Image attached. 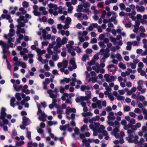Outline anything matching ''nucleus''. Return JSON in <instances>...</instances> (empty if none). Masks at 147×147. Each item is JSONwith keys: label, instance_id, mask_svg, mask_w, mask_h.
I'll use <instances>...</instances> for the list:
<instances>
[{"label": "nucleus", "instance_id": "nucleus-1", "mask_svg": "<svg viewBox=\"0 0 147 147\" xmlns=\"http://www.w3.org/2000/svg\"><path fill=\"white\" fill-rule=\"evenodd\" d=\"M112 121L108 120L107 123L110 126H112L115 127L113 129V131L111 132V134L113 135L117 138H118L119 137V134L118 133L119 131V129L120 127V125L119 122L117 121H115V122Z\"/></svg>", "mask_w": 147, "mask_h": 147}, {"label": "nucleus", "instance_id": "nucleus-2", "mask_svg": "<svg viewBox=\"0 0 147 147\" xmlns=\"http://www.w3.org/2000/svg\"><path fill=\"white\" fill-rule=\"evenodd\" d=\"M6 110V109L4 108H2L1 109L0 118L2 120L3 123H0V126L3 127L4 131H8L7 127L5 125L7 124L8 123H9V121L8 120L5 119L6 116V113L5 112Z\"/></svg>", "mask_w": 147, "mask_h": 147}, {"label": "nucleus", "instance_id": "nucleus-3", "mask_svg": "<svg viewBox=\"0 0 147 147\" xmlns=\"http://www.w3.org/2000/svg\"><path fill=\"white\" fill-rule=\"evenodd\" d=\"M127 132L128 134V136L126 138V139L128 142H134L135 144L138 143L139 137L138 136L135 135V133H134L133 131H131V129H128Z\"/></svg>", "mask_w": 147, "mask_h": 147}, {"label": "nucleus", "instance_id": "nucleus-4", "mask_svg": "<svg viewBox=\"0 0 147 147\" xmlns=\"http://www.w3.org/2000/svg\"><path fill=\"white\" fill-rule=\"evenodd\" d=\"M85 93L86 96H80L78 97L76 99V101L77 102H80L81 101H83L84 100L87 101L91 98V91L89 90L85 91Z\"/></svg>", "mask_w": 147, "mask_h": 147}, {"label": "nucleus", "instance_id": "nucleus-5", "mask_svg": "<svg viewBox=\"0 0 147 147\" xmlns=\"http://www.w3.org/2000/svg\"><path fill=\"white\" fill-rule=\"evenodd\" d=\"M99 126L100 124L97 123H94L93 124L90 125L89 128L93 131V136H96L98 135V133L101 132L100 130L98 129Z\"/></svg>", "mask_w": 147, "mask_h": 147}, {"label": "nucleus", "instance_id": "nucleus-6", "mask_svg": "<svg viewBox=\"0 0 147 147\" xmlns=\"http://www.w3.org/2000/svg\"><path fill=\"white\" fill-rule=\"evenodd\" d=\"M111 57L113 59L112 62L115 64H117L118 61H121L122 59L121 56L119 53L116 54L115 55L114 53L111 52Z\"/></svg>", "mask_w": 147, "mask_h": 147}, {"label": "nucleus", "instance_id": "nucleus-7", "mask_svg": "<svg viewBox=\"0 0 147 147\" xmlns=\"http://www.w3.org/2000/svg\"><path fill=\"white\" fill-rule=\"evenodd\" d=\"M17 27V31L16 33L18 35H19L18 38L16 40V42L18 43H20L21 40H22L24 37L23 35L22 34H20V33H22L25 32V30L24 29H22L21 28V26L19 24L16 26Z\"/></svg>", "mask_w": 147, "mask_h": 147}, {"label": "nucleus", "instance_id": "nucleus-8", "mask_svg": "<svg viewBox=\"0 0 147 147\" xmlns=\"http://www.w3.org/2000/svg\"><path fill=\"white\" fill-rule=\"evenodd\" d=\"M48 6L50 8L49 10V13L51 14H53L55 16L57 15L58 12L57 11L58 8L57 5L52 4H49Z\"/></svg>", "mask_w": 147, "mask_h": 147}, {"label": "nucleus", "instance_id": "nucleus-9", "mask_svg": "<svg viewBox=\"0 0 147 147\" xmlns=\"http://www.w3.org/2000/svg\"><path fill=\"white\" fill-rule=\"evenodd\" d=\"M37 105L38 109L37 113V114L39 115L40 114V116L39 117L38 119L40 121H46V119L45 117H47V116L44 112H42V111L40 109L41 105L38 104H37Z\"/></svg>", "mask_w": 147, "mask_h": 147}, {"label": "nucleus", "instance_id": "nucleus-10", "mask_svg": "<svg viewBox=\"0 0 147 147\" xmlns=\"http://www.w3.org/2000/svg\"><path fill=\"white\" fill-rule=\"evenodd\" d=\"M15 35V32L13 29H10L8 35L5 34L4 35V37L5 38L7 39L8 42H14L15 40L14 38H11V37Z\"/></svg>", "mask_w": 147, "mask_h": 147}, {"label": "nucleus", "instance_id": "nucleus-11", "mask_svg": "<svg viewBox=\"0 0 147 147\" xmlns=\"http://www.w3.org/2000/svg\"><path fill=\"white\" fill-rule=\"evenodd\" d=\"M68 43L69 44L66 45V47L68 49V52L70 53L71 55L74 56L75 55V53L72 47V45L74 44V42L72 40L69 41Z\"/></svg>", "mask_w": 147, "mask_h": 147}, {"label": "nucleus", "instance_id": "nucleus-12", "mask_svg": "<svg viewBox=\"0 0 147 147\" xmlns=\"http://www.w3.org/2000/svg\"><path fill=\"white\" fill-rule=\"evenodd\" d=\"M67 40L68 39L65 37H63L61 40L60 37H58L56 40L57 47L58 48H60L62 45L66 43Z\"/></svg>", "mask_w": 147, "mask_h": 147}, {"label": "nucleus", "instance_id": "nucleus-13", "mask_svg": "<svg viewBox=\"0 0 147 147\" xmlns=\"http://www.w3.org/2000/svg\"><path fill=\"white\" fill-rule=\"evenodd\" d=\"M68 62L67 61L64 60L62 63H59L57 64V66L59 68H61L60 71L62 72L64 71V69L67 67Z\"/></svg>", "mask_w": 147, "mask_h": 147}, {"label": "nucleus", "instance_id": "nucleus-14", "mask_svg": "<svg viewBox=\"0 0 147 147\" xmlns=\"http://www.w3.org/2000/svg\"><path fill=\"white\" fill-rule=\"evenodd\" d=\"M13 60L15 63H14V65H20V66L23 68H25L26 67V65L24 62H21L18 61V58L16 57H14Z\"/></svg>", "mask_w": 147, "mask_h": 147}, {"label": "nucleus", "instance_id": "nucleus-15", "mask_svg": "<svg viewBox=\"0 0 147 147\" xmlns=\"http://www.w3.org/2000/svg\"><path fill=\"white\" fill-rule=\"evenodd\" d=\"M74 16L75 17H77L78 20H82L83 19L87 20L88 19V17L86 15L82 14L81 13H75Z\"/></svg>", "mask_w": 147, "mask_h": 147}, {"label": "nucleus", "instance_id": "nucleus-16", "mask_svg": "<svg viewBox=\"0 0 147 147\" xmlns=\"http://www.w3.org/2000/svg\"><path fill=\"white\" fill-rule=\"evenodd\" d=\"M77 11L78 12H84L88 14L91 13V11L89 8L84 9L83 5H80L78 6Z\"/></svg>", "mask_w": 147, "mask_h": 147}, {"label": "nucleus", "instance_id": "nucleus-17", "mask_svg": "<svg viewBox=\"0 0 147 147\" xmlns=\"http://www.w3.org/2000/svg\"><path fill=\"white\" fill-rule=\"evenodd\" d=\"M104 77L105 78L106 81L108 82L114 81L116 78V76H110L108 74H105L104 76Z\"/></svg>", "mask_w": 147, "mask_h": 147}, {"label": "nucleus", "instance_id": "nucleus-18", "mask_svg": "<svg viewBox=\"0 0 147 147\" xmlns=\"http://www.w3.org/2000/svg\"><path fill=\"white\" fill-rule=\"evenodd\" d=\"M22 21H24V23H26L28 22V20L26 19H25L24 17L22 16H20L19 19L17 21L20 25L21 27H24L25 26V24L22 22Z\"/></svg>", "mask_w": 147, "mask_h": 147}, {"label": "nucleus", "instance_id": "nucleus-19", "mask_svg": "<svg viewBox=\"0 0 147 147\" xmlns=\"http://www.w3.org/2000/svg\"><path fill=\"white\" fill-rule=\"evenodd\" d=\"M69 63L73 66V67L70 66L69 67L68 69L70 71H72L73 69H76V68L77 65L76 64L75 59L74 58H73L71 59L69 62Z\"/></svg>", "mask_w": 147, "mask_h": 147}, {"label": "nucleus", "instance_id": "nucleus-20", "mask_svg": "<svg viewBox=\"0 0 147 147\" xmlns=\"http://www.w3.org/2000/svg\"><path fill=\"white\" fill-rule=\"evenodd\" d=\"M60 129L61 131H64L67 130L69 132H71L72 130V129L69 127V124H66L64 126L61 125L60 127Z\"/></svg>", "mask_w": 147, "mask_h": 147}, {"label": "nucleus", "instance_id": "nucleus-21", "mask_svg": "<svg viewBox=\"0 0 147 147\" xmlns=\"http://www.w3.org/2000/svg\"><path fill=\"white\" fill-rule=\"evenodd\" d=\"M0 45H1L3 48V52L5 53L8 49V46L6 43L3 42L1 40L0 41Z\"/></svg>", "mask_w": 147, "mask_h": 147}, {"label": "nucleus", "instance_id": "nucleus-22", "mask_svg": "<svg viewBox=\"0 0 147 147\" xmlns=\"http://www.w3.org/2000/svg\"><path fill=\"white\" fill-rule=\"evenodd\" d=\"M75 133L72 135L73 137L75 140L79 139V138L78 136L80 134L79 132V129L77 127H76L74 129Z\"/></svg>", "mask_w": 147, "mask_h": 147}, {"label": "nucleus", "instance_id": "nucleus-23", "mask_svg": "<svg viewBox=\"0 0 147 147\" xmlns=\"http://www.w3.org/2000/svg\"><path fill=\"white\" fill-rule=\"evenodd\" d=\"M101 102L100 100H98L96 103H92V106L93 108H95L97 107L99 109H101L102 107L101 105Z\"/></svg>", "mask_w": 147, "mask_h": 147}, {"label": "nucleus", "instance_id": "nucleus-24", "mask_svg": "<svg viewBox=\"0 0 147 147\" xmlns=\"http://www.w3.org/2000/svg\"><path fill=\"white\" fill-rule=\"evenodd\" d=\"M28 52V50L26 48H24L22 51H21L20 52V54L22 55L24 59L26 61L27 60V55L25 53Z\"/></svg>", "mask_w": 147, "mask_h": 147}, {"label": "nucleus", "instance_id": "nucleus-25", "mask_svg": "<svg viewBox=\"0 0 147 147\" xmlns=\"http://www.w3.org/2000/svg\"><path fill=\"white\" fill-rule=\"evenodd\" d=\"M31 123L30 120L26 116L23 117L22 123L24 125L27 126L30 124Z\"/></svg>", "mask_w": 147, "mask_h": 147}, {"label": "nucleus", "instance_id": "nucleus-26", "mask_svg": "<svg viewBox=\"0 0 147 147\" xmlns=\"http://www.w3.org/2000/svg\"><path fill=\"white\" fill-rule=\"evenodd\" d=\"M25 96L26 95L22 93H17L15 94L16 97L18 102L21 100V97L24 98L25 97Z\"/></svg>", "mask_w": 147, "mask_h": 147}, {"label": "nucleus", "instance_id": "nucleus-27", "mask_svg": "<svg viewBox=\"0 0 147 147\" xmlns=\"http://www.w3.org/2000/svg\"><path fill=\"white\" fill-rule=\"evenodd\" d=\"M66 5L68 7V11L69 13H71L72 12L73 7L71 6V4L70 2H68L66 3Z\"/></svg>", "mask_w": 147, "mask_h": 147}, {"label": "nucleus", "instance_id": "nucleus-28", "mask_svg": "<svg viewBox=\"0 0 147 147\" xmlns=\"http://www.w3.org/2000/svg\"><path fill=\"white\" fill-rule=\"evenodd\" d=\"M115 119V117L114 116V113L112 112H110L108 116V120L114 121Z\"/></svg>", "mask_w": 147, "mask_h": 147}, {"label": "nucleus", "instance_id": "nucleus-29", "mask_svg": "<svg viewBox=\"0 0 147 147\" xmlns=\"http://www.w3.org/2000/svg\"><path fill=\"white\" fill-rule=\"evenodd\" d=\"M92 88L91 85L86 86L82 85L80 87V89L82 91H86V90H88Z\"/></svg>", "mask_w": 147, "mask_h": 147}, {"label": "nucleus", "instance_id": "nucleus-30", "mask_svg": "<svg viewBox=\"0 0 147 147\" xmlns=\"http://www.w3.org/2000/svg\"><path fill=\"white\" fill-rule=\"evenodd\" d=\"M136 14V12L135 11H133L131 13H128V16L131 19L133 20H135L136 18L135 16Z\"/></svg>", "mask_w": 147, "mask_h": 147}, {"label": "nucleus", "instance_id": "nucleus-31", "mask_svg": "<svg viewBox=\"0 0 147 147\" xmlns=\"http://www.w3.org/2000/svg\"><path fill=\"white\" fill-rule=\"evenodd\" d=\"M71 80L72 82L71 83V85L72 86H74L75 85V82L76 81L78 84H81L82 83L81 81L79 80H76V79L75 78H72Z\"/></svg>", "mask_w": 147, "mask_h": 147}, {"label": "nucleus", "instance_id": "nucleus-32", "mask_svg": "<svg viewBox=\"0 0 147 147\" xmlns=\"http://www.w3.org/2000/svg\"><path fill=\"white\" fill-rule=\"evenodd\" d=\"M1 17L3 19L6 18L9 20V22L10 23H12L13 22V20L11 19L10 16L9 15L6 14L4 15L2 14Z\"/></svg>", "mask_w": 147, "mask_h": 147}, {"label": "nucleus", "instance_id": "nucleus-33", "mask_svg": "<svg viewBox=\"0 0 147 147\" xmlns=\"http://www.w3.org/2000/svg\"><path fill=\"white\" fill-rule=\"evenodd\" d=\"M76 112V110L75 108H71L69 107H67L66 109V113L68 114L72 112L75 113Z\"/></svg>", "mask_w": 147, "mask_h": 147}, {"label": "nucleus", "instance_id": "nucleus-34", "mask_svg": "<svg viewBox=\"0 0 147 147\" xmlns=\"http://www.w3.org/2000/svg\"><path fill=\"white\" fill-rule=\"evenodd\" d=\"M65 9V7L63 8L61 6L59 7V13L60 14L63 13L64 15H66L67 13V11H64Z\"/></svg>", "mask_w": 147, "mask_h": 147}, {"label": "nucleus", "instance_id": "nucleus-35", "mask_svg": "<svg viewBox=\"0 0 147 147\" xmlns=\"http://www.w3.org/2000/svg\"><path fill=\"white\" fill-rule=\"evenodd\" d=\"M137 11L138 12H143L145 10V7L142 6L136 5V7Z\"/></svg>", "mask_w": 147, "mask_h": 147}, {"label": "nucleus", "instance_id": "nucleus-36", "mask_svg": "<svg viewBox=\"0 0 147 147\" xmlns=\"http://www.w3.org/2000/svg\"><path fill=\"white\" fill-rule=\"evenodd\" d=\"M38 60L42 64H44L47 63L48 60L47 59H42L41 56H38Z\"/></svg>", "mask_w": 147, "mask_h": 147}, {"label": "nucleus", "instance_id": "nucleus-37", "mask_svg": "<svg viewBox=\"0 0 147 147\" xmlns=\"http://www.w3.org/2000/svg\"><path fill=\"white\" fill-rule=\"evenodd\" d=\"M50 97L52 98H55L56 97V95L53 93V91L51 90H48L47 91Z\"/></svg>", "mask_w": 147, "mask_h": 147}, {"label": "nucleus", "instance_id": "nucleus-38", "mask_svg": "<svg viewBox=\"0 0 147 147\" xmlns=\"http://www.w3.org/2000/svg\"><path fill=\"white\" fill-rule=\"evenodd\" d=\"M81 130L82 131H88L89 129L88 127V126L86 125H84L80 128Z\"/></svg>", "mask_w": 147, "mask_h": 147}, {"label": "nucleus", "instance_id": "nucleus-39", "mask_svg": "<svg viewBox=\"0 0 147 147\" xmlns=\"http://www.w3.org/2000/svg\"><path fill=\"white\" fill-rule=\"evenodd\" d=\"M36 51L37 53L39 56H40L42 54H44L46 52V51L45 50H41L40 49L37 48Z\"/></svg>", "mask_w": 147, "mask_h": 147}, {"label": "nucleus", "instance_id": "nucleus-40", "mask_svg": "<svg viewBox=\"0 0 147 147\" xmlns=\"http://www.w3.org/2000/svg\"><path fill=\"white\" fill-rule=\"evenodd\" d=\"M13 87L15 90L17 91H19L21 90H22V85L18 86L16 84H14Z\"/></svg>", "mask_w": 147, "mask_h": 147}, {"label": "nucleus", "instance_id": "nucleus-41", "mask_svg": "<svg viewBox=\"0 0 147 147\" xmlns=\"http://www.w3.org/2000/svg\"><path fill=\"white\" fill-rule=\"evenodd\" d=\"M47 124L50 126L52 125H55L57 124V122L56 121H48L47 123Z\"/></svg>", "mask_w": 147, "mask_h": 147}, {"label": "nucleus", "instance_id": "nucleus-42", "mask_svg": "<svg viewBox=\"0 0 147 147\" xmlns=\"http://www.w3.org/2000/svg\"><path fill=\"white\" fill-rule=\"evenodd\" d=\"M109 70L111 72L114 71L115 70V67L113 65H110L108 66Z\"/></svg>", "mask_w": 147, "mask_h": 147}, {"label": "nucleus", "instance_id": "nucleus-43", "mask_svg": "<svg viewBox=\"0 0 147 147\" xmlns=\"http://www.w3.org/2000/svg\"><path fill=\"white\" fill-rule=\"evenodd\" d=\"M127 65L130 67L132 69H134L136 67V65L135 63L132 62L128 63H127Z\"/></svg>", "mask_w": 147, "mask_h": 147}, {"label": "nucleus", "instance_id": "nucleus-44", "mask_svg": "<svg viewBox=\"0 0 147 147\" xmlns=\"http://www.w3.org/2000/svg\"><path fill=\"white\" fill-rule=\"evenodd\" d=\"M117 16H112L111 18L109 20V22H113L114 24H117V22L116 20V18Z\"/></svg>", "mask_w": 147, "mask_h": 147}, {"label": "nucleus", "instance_id": "nucleus-45", "mask_svg": "<svg viewBox=\"0 0 147 147\" xmlns=\"http://www.w3.org/2000/svg\"><path fill=\"white\" fill-rule=\"evenodd\" d=\"M136 72V70H132L129 68H128L127 69V70L126 71V73L127 75H129L130 73L134 74Z\"/></svg>", "mask_w": 147, "mask_h": 147}, {"label": "nucleus", "instance_id": "nucleus-46", "mask_svg": "<svg viewBox=\"0 0 147 147\" xmlns=\"http://www.w3.org/2000/svg\"><path fill=\"white\" fill-rule=\"evenodd\" d=\"M23 98L24 100H22L21 102V104L22 105H23L24 104L25 101H28L30 100V97L29 96H25Z\"/></svg>", "mask_w": 147, "mask_h": 147}, {"label": "nucleus", "instance_id": "nucleus-47", "mask_svg": "<svg viewBox=\"0 0 147 147\" xmlns=\"http://www.w3.org/2000/svg\"><path fill=\"white\" fill-rule=\"evenodd\" d=\"M78 39L80 40V42L78 43V45H80L81 43L84 42L85 40L84 37L80 35L79 36Z\"/></svg>", "mask_w": 147, "mask_h": 147}, {"label": "nucleus", "instance_id": "nucleus-48", "mask_svg": "<svg viewBox=\"0 0 147 147\" xmlns=\"http://www.w3.org/2000/svg\"><path fill=\"white\" fill-rule=\"evenodd\" d=\"M24 144V142L23 141H16V145L17 146H21Z\"/></svg>", "mask_w": 147, "mask_h": 147}, {"label": "nucleus", "instance_id": "nucleus-49", "mask_svg": "<svg viewBox=\"0 0 147 147\" xmlns=\"http://www.w3.org/2000/svg\"><path fill=\"white\" fill-rule=\"evenodd\" d=\"M40 10L42 12L43 14L44 15H46L47 13V11H45V8L43 7H40Z\"/></svg>", "mask_w": 147, "mask_h": 147}, {"label": "nucleus", "instance_id": "nucleus-50", "mask_svg": "<svg viewBox=\"0 0 147 147\" xmlns=\"http://www.w3.org/2000/svg\"><path fill=\"white\" fill-rule=\"evenodd\" d=\"M15 101V98L14 97H12L11 98L10 100V105L13 107H14L16 105L14 103V102Z\"/></svg>", "mask_w": 147, "mask_h": 147}, {"label": "nucleus", "instance_id": "nucleus-51", "mask_svg": "<svg viewBox=\"0 0 147 147\" xmlns=\"http://www.w3.org/2000/svg\"><path fill=\"white\" fill-rule=\"evenodd\" d=\"M18 8L17 7H10L9 9H13V10H12L10 13H11L12 14H14L15 13L16 11L18 9Z\"/></svg>", "mask_w": 147, "mask_h": 147}, {"label": "nucleus", "instance_id": "nucleus-52", "mask_svg": "<svg viewBox=\"0 0 147 147\" xmlns=\"http://www.w3.org/2000/svg\"><path fill=\"white\" fill-rule=\"evenodd\" d=\"M101 55H104V57L107 58L110 56V54L109 53H107L105 52H102Z\"/></svg>", "mask_w": 147, "mask_h": 147}, {"label": "nucleus", "instance_id": "nucleus-53", "mask_svg": "<svg viewBox=\"0 0 147 147\" xmlns=\"http://www.w3.org/2000/svg\"><path fill=\"white\" fill-rule=\"evenodd\" d=\"M137 99L138 100H140L141 102L144 101L145 99V97L143 95H140L137 96Z\"/></svg>", "mask_w": 147, "mask_h": 147}, {"label": "nucleus", "instance_id": "nucleus-54", "mask_svg": "<svg viewBox=\"0 0 147 147\" xmlns=\"http://www.w3.org/2000/svg\"><path fill=\"white\" fill-rule=\"evenodd\" d=\"M83 5L85 9L88 8V7L90 6V4L88 2L85 1L83 4Z\"/></svg>", "mask_w": 147, "mask_h": 147}, {"label": "nucleus", "instance_id": "nucleus-55", "mask_svg": "<svg viewBox=\"0 0 147 147\" xmlns=\"http://www.w3.org/2000/svg\"><path fill=\"white\" fill-rule=\"evenodd\" d=\"M98 78V76H96L95 77H92L89 79V81L92 80V82L93 83L96 82Z\"/></svg>", "mask_w": 147, "mask_h": 147}, {"label": "nucleus", "instance_id": "nucleus-56", "mask_svg": "<svg viewBox=\"0 0 147 147\" xmlns=\"http://www.w3.org/2000/svg\"><path fill=\"white\" fill-rule=\"evenodd\" d=\"M127 46L126 47V49L127 50H130L131 49V45H132V43L130 42H127Z\"/></svg>", "mask_w": 147, "mask_h": 147}, {"label": "nucleus", "instance_id": "nucleus-57", "mask_svg": "<svg viewBox=\"0 0 147 147\" xmlns=\"http://www.w3.org/2000/svg\"><path fill=\"white\" fill-rule=\"evenodd\" d=\"M111 41L113 42L114 45L116 44V39L112 36H111L109 38Z\"/></svg>", "mask_w": 147, "mask_h": 147}, {"label": "nucleus", "instance_id": "nucleus-58", "mask_svg": "<svg viewBox=\"0 0 147 147\" xmlns=\"http://www.w3.org/2000/svg\"><path fill=\"white\" fill-rule=\"evenodd\" d=\"M119 67L123 69H125L126 68L125 65L123 64L122 62H121L119 63Z\"/></svg>", "mask_w": 147, "mask_h": 147}, {"label": "nucleus", "instance_id": "nucleus-59", "mask_svg": "<svg viewBox=\"0 0 147 147\" xmlns=\"http://www.w3.org/2000/svg\"><path fill=\"white\" fill-rule=\"evenodd\" d=\"M26 136L29 140H30L31 139V133L30 131H28L27 129V130Z\"/></svg>", "mask_w": 147, "mask_h": 147}, {"label": "nucleus", "instance_id": "nucleus-60", "mask_svg": "<svg viewBox=\"0 0 147 147\" xmlns=\"http://www.w3.org/2000/svg\"><path fill=\"white\" fill-rule=\"evenodd\" d=\"M88 57V55L86 54L84 55L82 57V61L85 62L86 61V59Z\"/></svg>", "mask_w": 147, "mask_h": 147}, {"label": "nucleus", "instance_id": "nucleus-61", "mask_svg": "<svg viewBox=\"0 0 147 147\" xmlns=\"http://www.w3.org/2000/svg\"><path fill=\"white\" fill-rule=\"evenodd\" d=\"M123 110L124 112H128L130 110V108L129 106H126L124 107Z\"/></svg>", "mask_w": 147, "mask_h": 147}, {"label": "nucleus", "instance_id": "nucleus-62", "mask_svg": "<svg viewBox=\"0 0 147 147\" xmlns=\"http://www.w3.org/2000/svg\"><path fill=\"white\" fill-rule=\"evenodd\" d=\"M37 130L38 132L40 134H43L44 133V131L43 130L41 129V128L38 127L37 128Z\"/></svg>", "mask_w": 147, "mask_h": 147}, {"label": "nucleus", "instance_id": "nucleus-63", "mask_svg": "<svg viewBox=\"0 0 147 147\" xmlns=\"http://www.w3.org/2000/svg\"><path fill=\"white\" fill-rule=\"evenodd\" d=\"M42 32L43 34L42 35V36L43 38H45L46 37V34L47 33V31L46 29H43L42 30Z\"/></svg>", "mask_w": 147, "mask_h": 147}, {"label": "nucleus", "instance_id": "nucleus-64", "mask_svg": "<svg viewBox=\"0 0 147 147\" xmlns=\"http://www.w3.org/2000/svg\"><path fill=\"white\" fill-rule=\"evenodd\" d=\"M52 58L54 61H56L59 59V57L57 55H53L52 56Z\"/></svg>", "mask_w": 147, "mask_h": 147}]
</instances>
